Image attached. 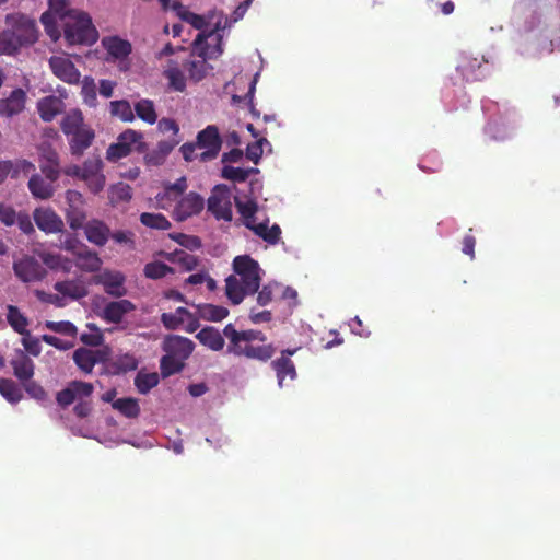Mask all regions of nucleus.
<instances>
[{"mask_svg":"<svg viewBox=\"0 0 560 560\" xmlns=\"http://www.w3.org/2000/svg\"><path fill=\"white\" fill-rule=\"evenodd\" d=\"M222 51V36L218 33V27L208 34L199 33L192 44L191 59L184 65L189 79L201 81L212 69L208 60L218 58Z\"/></svg>","mask_w":560,"mask_h":560,"instance_id":"obj_1","label":"nucleus"},{"mask_svg":"<svg viewBox=\"0 0 560 560\" xmlns=\"http://www.w3.org/2000/svg\"><path fill=\"white\" fill-rule=\"evenodd\" d=\"M60 127L68 138L70 152L74 156H82L95 139V131L84 122L83 115L78 109L68 113Z\"/></svg>","mask_w":560,"mask_h":560,"instance_id":"obj_2","label":"nucleus"},{"mask_svg":"<svg viewBox=\"0 0 560 560\" xmlns=\"http://www.w3.org/2000/svg\"><path fill=\"white\" fill-rule=\"evenodd\" d=\"M94 393V385L84 381H71L67 386L56 394V401L66 409L73 402V413L80 419L88 418L92 410V395Z\"/></svg>","mask_w":560,"mask_h":560,"instance_id":"obj_3","label":"nucleus"},{"mask_svg":"<svg viewBox=\"0 0 560 560\" xmlns=\"http://www.w3.org/2000/svg\"><path fill=\"white\" fill-rule=\"evenodd\" d=\"M234 189V184L232 187L219 184L211 190L207 206L208 211L211 212L217 220H232V198H234L237 212L240 213V221L245 222V201L237 196H233Z\"/></svg>","mask_w":560,"mask_h":560,"instance_id":"obj_4","label":"nucleus"},{"mask_svg":"<svg viewBox=\"0 0 560 560\" xmlns=\"http://www.w3.org/2000/svg\"><path fill=\"white\" fill-rule=\"evenodd\" d=\"M63 36L69 45H93L98 39V32L91 16L79 10L62 24Z\"/></svg>","mask_w":560,"mask_h":560,"instance_id":"obj_5","label":"nucleus"},{"mask_svg":"<svg viewBox=\"0 0 560 560\" xmlns=\"http://www.w3.org/2000/svg\"><path fill=\"white\" fill-rule=\"evenodd\" d=\"M264 275L265 271L258 261L247 255V295L257 293L256 300L260 306L268 305L273 299L275 291L280 287L278 282L270 281L259 290Z\"/></svg>","mask_w":560,"mask_h":560,"instance_id":"obj_6","label":"nucleus"},{"mask_svg":"<svg viewBox=\"0 0 560 560\" xmlns=\"http://www.w3.org/2000/svg\"><path fill=\"white\" fill-rule=\"evenodd\" d=\"M258 203L254 200H247V230L254 232L269 245H276L281 238V228L275 223L269 226V217L264 213L261 221H258Z\"/></svg>","mask_w":560,"mask_h":560,"instance_id":"obj_7","label":"nucleus"},{"mask_svg":"<svg viewBox=\"0 0 560 560\" xmlns=\"http://www.w3.org/2000/svg\"><path fill=\"white\" fill-rule=\"evenodd\" d=\"M143 135L140 131L133 129H127L121 132L117 142L108 147L106 151V159L110 162H117L118 160L126 158L136 150L139 153H143L147 149V144L142 141Z\"/></svg>","mask_w":560,"mask_h":560,"instance_id":"obj_8","label":"nucleus"},{"mask_svg":"<svg viewBox=\"0 0 560 560\" xmlns=\"http://www.w3.org/2000/svg\"><path fill=\"white\" fill-rule=\"evenodd\" d=\"M5 24L23 47L31 46L37 42L38 28L34 19L16 12L5 16Z\"/></svg>","mask_w":560,"mask_h":560,"instance_id":"obj_9","label":"nucleus"},{"mask_svg":"<svg viewBox=\"0 0 560 560\" xmlns=\"http://www.w3.org/2000/svg\"><path fill=\"white\" fill-rule=\"evenodd\" d=\"M196 142L199 149L205 151L200 154V161L207 162L215 159L222 148V138L214 125H209L197 135Z\"/></svg>","mask_w":560,"mask_h":560,"instance_id":"obj_10","label":"nucleus"},{"mask_svg":"<svg viewBox=\"0 0 560 560\" xmlns=\"http://www.w3.org/2000/svg\"><path fill=\"white\" fill-rule=\"evenodd\" d=\"M27 101L26 91L14 88L9 93L3 92L0 97V118L12 119L25 110Z\"/></svg>","mask_w":560,"mask_h":560,"instance_id":"obj_11","label":"nucleus"},{"mask_svg":"<svg viewBox=\"0 0 560 560\" xmlns=\"http://www.w3.org/2000/svg\"><path fill=\"white\" fill-rule=\"evenodd\" d=\"M13 270L15 276L26 283L40 281L46 275L45 268L32 256H25L14 261Z\"/></svg>","mask_w":560,"mask_h":560,"instance_id":"obj_12","label":"nucleus"},{"mask_svg":"<svg viewBox=\"0 0 560 560\" xmlns=\"http://www.w3.org/2000/svg\"><path fill=\"white\" fill-rule=\"evenodd\" d=\"M49 68L55 77L68 84H78L81 73L75 65L65 56H51L48 60Z\"/></svg>","mask_w":560,"mask_h":560,"instance_id":"obj_13","label":"nucleus"},{"mask_svg":"<svg viewBox=\"0 0 560 560\" xmlns=\"http://www.w3.org/2000/svg\"><path fill=\"white\" fill-rule=\"evenodd\" d=\"M205 208V199L197 192L190 191L175 206L173 218L183 222L188 218L199 214Z\"/></svg>","mask_w":560,"mask_h":560,"instance_id":"obj_14","label":"nucleus"},{"mask_svg":"<svg viewBox=\"0 0 560 560\" xmlns=\"http://www.w3.org/2000/svg\"><path fill=\"white\" fill-rule=\"evenodd\" d=\"M33 219L37 228L46 234L60 233L65 229L61 217L51 208H36Z\"/></svg>","mask_w":560,"mask_h":560,"instance_id":"obj_15","label":"nucleus"},{"mask_svg":"<svg viewBox=\"0 0 560 560\" xmlns=\"http://www.w3.org/2000/svg\"><path fill=\"white\" fill-rule=\"evenodd\" d=\"M195 348L194 342L183 336L171 335L163 341V350L165 353L179 358L186 361L192 353Z\"/></svg>","mask_w":560,"mask_h":560,"instance_id":"obj_16","label":"nucleus"},{"mask_svg":"<svg viewBox=\"0 0 560 560\" xmlns=\"http://www.w3.org/2000/svg\"><path fill=\"white\" fill-rule=\"evenodd\" d=\"M56 182L50 180L38 173H33L28 179L27 188L35 199L48 200L56 192Z\"/></svg>","mask_w":560,"mask_h":560,"instance_id":"obj_17","label":"nucleus"},{"mask_svg":"<svg viewBox=\"0 0 560 560\" xmlns=\"http://www.w3.org/2000/svg\"><path fill=\"white\" fill-rule=\"evenodd\" d=\"M125 281V276L119 271H104L97 280L104 287L105 292L115 298H121L126 294Z\"/></svg>","mask_w":560,"mask_h":560,"instance_id":"obj_18","label":"nucleus"},{"mask_svg":"<svg viewBox=\"0 0 560 560\" xmlns=\"http://www.w3.org/2000/svg\"><path fill=\"white\" fill-rule=\"evenodd\" d=\"M247 131L255 138L253 143H247V160L257 164L265 151L271 152V144L264 132L257 130L252 124H247Z\"/></svg>","mask_w":560,"mask_h":560,"instance_id":"obj_19","label":"nucleus"},{"mask_svg":"<svg viewBox=\"0 0 560 560\" xmlns=\"http://www.w3.org/2000/svg\"><path fill=\"white\" fill-rule=\"evenodd\" d=\"M105 353L101 350L79 348L73 352V361L78 368L89 374L96 363L105 361Z\"/></svg>","mask_w":560,"mask_h":560,"instance_id":"obj_20","label":"nucleus"},{"mask_svg":"<svg viewBox=\"0 0 560 560\" xmlns=\"http://www.w3.org/2000/svg\"><path fill=\"white\" fill-rule=\"evenodd\" d=\"M84 234L86 240L96 245V246H104L110 235V229L109 226L98 219H92L88 221L84 225Z\"/></svg>","mask_w":560,"mask_h":560,"instance_id":"obj_21","label":"nucleus"},{"mask_svg":"<svg viewBox=\"0 0 560 560\" xmlns=\"http://www.w3.org/2000/svg\"><path fill=\"white\" fill-rule=\"evenodd\" d=\"M14 376L21 382L32 380L35 372V364L33 360L22 350H20L15 358L11 360Z\"/></svg>","mask_w":560,"mask_h":560,"instance_id":"obj_22","label":"nucleus"},{"mask_svg":"<svg viewBox=\"0 0 560 560\" xmlns=\"http://www.w3.org/2000/svg\"><path fill=\"white\" fill-rule=\"evenodd\" d=\"M54 289L71 300H80L89 294L88 287L82 279L58 281L54 284Z\"/></svg>","mask_w":560,"mask_h":560,"instance_id":"obj_23","label":"nucleus"},{"mask_svg":"<svg viewBox=\"0 0 560 560\" xmlns=\"http://www.w3.org/2000/svg\"><path fill=\"white\" fill-rule=\"evenodd\" d=\"M483 62V58L479 60L478 58L463 56L456 69L466 81H480L486 77V73L481 70Z\"/></svg>","mask_w":560,"mask_h":560,"instance_id":"obj_24","label":"nucleus"},{"mask_svg":"<svg viewBox=\"0 0 560 560\" xmlns=\"http://www.w3.org/2000/svg\"><path fill=\"white\" fill-rule=\"evenodd\" d=\"M136 307L129 300L113 301L105 305L103 318L107 323L119 324L124 316Z\"/></svg>","mask_w":560,"mask_h":560,"instance_id":"obj_25","label":"nucleus"},{"mask_svg":"<svg viewBox=\"0 0 560 560\" xmlns=\"http://www.w3.org/2000/svg\"><path fill=\"white\" fill-rule=\"evenodd\" d=\"M65 104L61 98L49 95L39 100L37 109L44 121H51L63 110Z\"/></svg>","mask_w":560,"mask_h":560,"instance_id":"obj_26","label":"nucleus"},{"mask_svg":"<svg viewBox=\"0 0 560 560\" xmlns=\"http://www.w3.org/2000/svg\"><path fill=\"white\" fill-rule=\"evenodd\" d=\"M102 46L114 59H124L131 54V44L118 36H108L102 39Z\"/></svg>","mask_w":560,"mask_h":560,"instance_id":"obj_27","label":"nucleus"},{"mask_svg":"<svg viewBox=\"0 0 560 560\" xmlns=\"http://www.w3.org/2000/svg\"><path fill=\"white\" fill-rule=\"evenodd\" d=\"M75 257L78 259L77 266L83 271L94 272L101 269L102 259L97 253L89 249L84 245L80 246L75 253Z\"/></svg>","mask_w":560,"mask_h":560,"instance_id":"obj_28","label":"nucleus"},{"mask_svg":"<svg viewBox=\"0 0 560 560\" xmlns=\"http://www.w3.org/2000/svg\"><path fill=\"white\" fill-rule=\"evenodd\" d=\"M197 339L201 345L213 351H220L224 347V338L221 332L211 326L202 328L197 335Z\"/></svg>","mask_w":560,"mask_h":560,"instance_id":"obj_29","label":"nucleus"},{"mask_svg":"<svg viewBox=\"0 0 560 560\" xmlns=\"http://www.w3.org/2000/svg\"><path fill=\"white\" fill-rule=\"evenodd\" d=\"M3 164H5L4 179L9 176L15 179L19 178L21 174L28 175L36 170L35 164L25 159L15 161L5 160Z\"/></svg>","mask_w":560,"mask_h":560,"instance_id":"obj_30","label":"nucleus"},{"mask_svg":"<svg viewBox=\"0 0 560 560\" xmlns=\"http://www.w3.org/2000/svg\"><path fill=\"white\" fill-rule=\"evenodd\" d=\"M199 318L208 322H221L229 315V310L224 306L203 303L196 305Z\"/></svg>","mask_w":560,"mask_h":560,"instance_id":"obj_31","label":"nucleus"},{"mask_svg":"<svg viewBox=\"0 0 560 560\" xmlns=\"http://www.w3.org/2000/svg\"><path fill=\"white\" fill-rule=\"evenodd\" d=\"M173 10L176 12L177 16L189 23L196 30L201 31L200 33L208 34L209 32H205L203 28L207 26L206 19L202 15L196 14L189 11L186 7H184L180 2H174Z\"/></svg>","mask_w":560,"mask_h":560,"instance_id":"obj_32","label":"nucleus"},{"mask_svg":"<svg viewBox=\"0 0 560 560\" xmlns=\"http://www.w3.org/2000/svg\"><path fill=\"white\" fill-rule=\"evenodd\" d=\"M48 5L49 9L45 13H51L62 24L79 11L71 8L70 0H48Z\"/></svg>","mask_w":560,"mask_h":560,"instance_id":"obj_33","label":"nucleus"},{"mask_svg":"<svg viewBox=\"0 0 560 560\" xmlns=\"http://www.w3.org/2000/svg\"><path fill=\"white\" fill-rule=\"evenodd\" d=\"M135 116L137 115L142 121L153 125L158 120V113L155 110V106L153 101L148 98H142L135 104L133 107Z\"/></svg>","mask_w":560,"mask_h":560,"instance_id":"obj_34","label":"nucleus"},{"mask_svg":"<svg viewBox=\"0 0 560 560\" xmlns=\"http://www.w3.org/2000/svg\"><path fill=\"white\" fill-rule=\"evenodd\" d=\"M7 310V320L12 329L20 335L27 332L28 319L26 316H24V314L20 312L19 307L14 305H8Z\"/></svg>","mask_w":560,"mask_h":560,"instance_id":"obj_35","label":"nucleus"},{"mask_svg":"<svg viewBox=\"0 0 560 560\" xmlns=\"http://www.w3.org/2000/svg\"><path fill=\"white\" fill-rule=\"evenodd\" d=\"M225 294L233 304H240L245 298V285L240 282L235 275L225 279Z\"/></svg>","mask_w":560,"mask_h":560,"instance_id":"obj_36","label":"nucleus"},{"mask_svg":"<svg viewBox=\"0 0 560 560\" xmlns=\"http://www.w3.org/2000/svg\"><path fill=\"white\" fill-rule=\"evenodd\" d=\"M272 366L277 372L279 384L282 385L283 380L289 376L291 380L296 377L294 363L288 357H280L272 362Z\"/></svg>","mask_w":560,"mask_h":560,"instance_id":"obj_37","label":"nucleus"},{"mask_svg":"<svg viewBox=\"0 0 560 560\" xmlns=\"http://www.w3.org/2000/svg\"><path fill=\"white\" fill-rule=\"evenodd\" d=\"M140 222L149 229L160 231H166L172 226L171 222L162 213L143 212L140 214Z\"/></svg>","mask_w":560,"mask_h":560,"instance_id":"obj_38","label":"nucleus"},{"mask_svg":"<svg viewBox=\"0 0 560 560\" xmlns=\"http://www.w3.org/2000/svg\"><path fill=\"white\" fill-rule=\"evenodd\" d=\"M112 116L120 118L125 122L135 120V113L130 103L126 100L112 101L109 104Z\"/></svg>","mask_w":560,"mask_h":560,"instance_id":"obj_39","label":"nucleus"},{"mask_svg":"<svg viewBox=\"0 0 560 560\" xmlns=\"http://www.w3.org/2000/svg\"><path fill=\"white\" fill-rule=\"evenodd\" d=\"M185 366V361L166 353L161 358L160 370L163 377L179 373Z\"/></svg>","mask_w":560,"mask_h":560,"instance_id":"obj_40","label":"nucleus"},{"mask_svg":"<svg viewBox=\"0 0 560 560\" xmlns=\"http://www.w3.org/2000/svg\"><path fill=\"white\" fill-rule=\"evenodd\" d=\"M22 47L9 28L0 33V55L14 56Z\"/></svg>","mask_w":560,"mask_h":560,"instance_id":"obj_41","label":"nucleus"},{"mask_svg":"<svg viewBox=\"0 0 560 560\" xmlns=\"http://www.w3.org/2000/svg\"><path fill=\"white\" fill-rule=\"evenodd\" d=\"M0 394L11 404H16L23 398L21 388L11 378H0Z\"/></svg>","mask_w":560,"mask_h":560,"instance_id":"obj_42","label":"nucleus"},{"mask_svg":"<svg viewBox=\"0 0 560 560\" xmlns=\"http://www.w3.org/2000/svg\"><path fill=\"white\" fill-rule=\"evenodd\" d=\"M224 336L230 340L228 351L234 354H242L243 350L240 342L245 340V331H237L232 324H228L223 329Z\"/></svg>","mask_w":560,"mask_h":560,"instance_id":"obj_43","label":"nucleus"},{"mask_svg":"<svg viewBox=\"0 0 560 560\" xmlns=\"http://www.w3.org/2000/svg\"><path fill=\"white\" fill-rule=\"evenodd\" d=\"M113 408L127 418H137L140 413V407L135 398H119L113 401Z\"/></svg>","mask_w":560,"mask_h":560,"instance_id":"obj_44","label":"nucleus"},{"mask_svg":"<svg viewBox=\"0 0 560 560\" xmlns=\"http://www.w3.org/2000/svg\"><path fill=\"white\" fill-rule=\"evenodd\" d=\"M259 171L257 168H247V182H248V191H247V200H254L258 203V199L261 198L262 192V183L257 175Z\"/></svg>","mask_w":560,"mask_h":560,"instance_id":"obj_45","label":"nucleus"},{"mask_svg":"<svg viewBox=\"0 0 560 560\" xmlns=\"http://www.w3.org/2000/svg\"><path fill=\"white\" fill-rule=\"evenodd\" d=\"M159 384L158 373L139 372L135 378V385L140 394H148Z\"/></svg>","mask_w":560,"mask_h":560,"instance_id":"obj_46","label":"nucleus"},{"mask_svg":"<svg viewBox=\"0 0 560 560\" xmlns=\"http://www.w3.org/2000/svg\"><path fill=\"white\" fill-rule=\"evenodd\" d=\"M96 84L92 77H84L82 80L81 95L90 107L97 105Z\"/></svg>","mask_w":560,"mask_h":560,"instance_id":"obj_47","label":"nucleus"},{"mask_svg":"<svg viewBox=\"0 0 560 560\" xmlns=\"http://www.w3.org/2000/svg\"><path fill=\"white\" fill-rule=\"evenodd\" d=\"M143 273L147 278L156 280L173 273V269L162 261H152L144 266Z\"/></svg>","mask_w":560,"mask_h":560,"instance_id":"obj_48","label":"nucleus"},{"mask_svg":"<svg viewBox=\"0 0 560 560\" xmlns=\"http://www.w3.org/2000/svg\"><path fill=\"white\" fill-rule=\"evenodd\" d=\"M66 219L70 229L77 231L79 229H84L86 223V213L82 207L68 208L66 211Z\"/></svg>","mask_w":560,"mask_h":560,"instance_id":"obj_49","label":"nucleus"},{"mask_svg":"<svg viewBox=\"0 0 560 560\" xmlns=\"http://www.w3.org/2000/svg\"><path fill=\"white\" fill-rule=\"evenodd\" d=\"M275 353V348L271 343L264 342L262 345L255 346L253 343L247 345V358L257 359L260 361L269 360Z\"/></svg>","mask_w":560,"mask_h":560,"instance_id":"obj_50","label":"nucleus"},{"mask_svg":"<svg viewBox=\"0 0 560 560\" xmlns=\"http://www.w3.org/2000/svg\"><path fill=\"white\" fill-rule=\"evenodd\" d=\"M58 19L54 18L51 13H43L40 16V22L44 25L46 34L54 40L57 42L61 33L58 26Z\"/></svg>","mask_w":560,"mask_h":560,"instance_id":"obj_51","label":"nucleus"},{"mask_svg":"<svg viewBox=\"0 0 560 560\" xmlns=\"http://www.w3.org/2000/svg\"><path fill=\"white\" fill-rule=\"evenodd\" d=\"M165 77L170 81V85L179 92H183L186 88V79L183 71L178 67H170L165 70Z\"/></svg>","mask_w":560,"mask_h":560,"instance_id":"obj_52","label":"nucleus"},{"mask_svg":"<svg viewBox=\"0 0 560 560\" xmlns=\"http://www.w3.org/2000/svg\"><path fill=\"white\" fill-rule=\"evenodd\" d=\"M46 328L65 336L74 337L78 332L75 325L69 320H60V322H46Z\"/></svg>","mask_w":560,"mask_h":560,"instance_id":"obj_53","label":"nucleus"},{"mask_svg":"<svg viewBox=\"0 0 560 560\" xmlns=\"http://www.w3.org/2000/svg\"><path fill=\"white\" fill-rule=\"evenodd\" d=\"M175 262H177L183 270L191 271L198 267L199 259L197 256L185 250H178L175 253Z\"/></svg>","mask_w":560,"mask_h":560,"instance_id":"obj_54","label":"nucleus"},{"mask_svg":"<svg viewBox=\"0 0 560 560\" xmlns=\"http://www.w3.org/2000/svg\"><path fill=\"white\" fill-rule=\"evenodd\" d=\"M103 162L100 159L86 160L81 168L82 179L102 173Z\"/></svg>","mask_w":560,"mask_h":560,"instance_id":"obj_55","label":"nucleus"},{"mask_svg":"<svg viewBox=\"0 0 560 560\" xmlns=\"http://www.w3.org/2000/svg\"><path fill=\"white\" fill-rule=\"evenodd\" d=\"M22 345L30 354L34 357H38L42 352V347L39 343V340L35 337H33L30 332V330L22 335Z\"/></svg>","mask_w":560,"mask_h":560,"instance_id":"obj_56","label":"nucleus"},{"mask_svg":"<svg viewBox=\"0 0 560 560\" xmlns=\"http://www.w3.org/2000/svg\"><path fill=\"white\" fill-rule=\"evenodd\" d=\"M171 237L175 240L177 243H179L182 246L191 250L199 249L202 246L201 240L195 235H186L180 233L177 235H171Z\"/></svg>","mask_w":560,"mask_h":560,"instance_id":"obj_57","label":"nucleus"},{"mask_svg":"<svg viewBox=\"0 0 560 560\" xmlns=\"http://www.w3.org/2000/svg\"><path fill=\"white\" fill-rule=\"evenodd\" d=\"M112 194L115 201L128 202L132 199V188L128 184L119 183L113 188Z\"/></svg>","mask_w":560,"mask_h":560,"instance_id":"obj_58","label":"nucleus"},{"mask_svg":"<svg viewBox=\"0 0 560 560\" xmlns=\"http://www.w3.org/2000/svg\"><path fill=\"white\" fill-rule=\"evenodd\" d=\"M25 392L36 400H44L47 397V393L44 387L32 380L22 383Z\"/></svg>","mask_w":560,"mask_h":560,"instance_id":"obj_59","label":"nucleus"},{"mask_svg":"<svg viewBox=\"0 0 560 560\" xmlns=\"http://www.w3.org/2000/svg\"><path fill=\"white\" fill-rule=\"evenodd\" d=\"M93 328V332H83L80 337V340L90 347H98L103 343L104 337L103 334L94 326L90 325Z\"/></svg>","mask_w":560,"mask_h":560,"instance_id":"obj_60","label":"nucleus"},{"mask_svg":"<svg viewBox=\"0 0 560 560\" xmlns=\"http://www.w3.org/2000/svg\"><path fill=\"white\" fill-rule=\"evenodd\" d=\"M222 177L234 183L245 182V168L225 165L222 168Z\"/></svg>","mask_w":560,"mask_h":560,"instance_id":"obj_61","label":"nucleus"},{"mask_svg":"<svg viewBox=\"0 0 560 560\" xmlns=\"http://www.w3.org/2000/svg\"><path fill=\"white\" fill-rule=\"evenodd\" d=\"M109 237L118 244H125L131 248L135 246V234L131 231L118 230L110 232Z\"/></svg>","mask_w":560,"mask_h":560,"instance_id":"obj_62","label":"nucleus"},{"mask_svg":"<svg viewBox=\"0 0 560 560\" xmlns=\"http://www.w3.org/2000/svg\"><path fill=\"white\" fill-rule=\"evenodd\" d=\"M19 213L7 205H0V221L7 225L12 226L15 224Z\"/></svg>","mask_w":560,"mask_h":560,"instance_id":"obj_63","label":"nucleus"},{"mask_svg":"<svg viewBox=\"0 0 560 560\" xmlns=\"http://www.w3.org/2000/svg\"><path fill=\"white\" fill-rule=\"evenodd\" d=\"M43 177L57 182L60 177V163H42L39 165Z\"/></svg>","mask_w":560,"mask_h":560,"instance_id":"obj_64","label":"nucleus"}]
</instances>
